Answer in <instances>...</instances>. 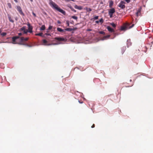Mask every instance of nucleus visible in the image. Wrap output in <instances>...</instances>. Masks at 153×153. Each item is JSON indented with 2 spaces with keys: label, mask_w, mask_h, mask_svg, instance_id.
Returning a JSON list of instances; mask_svg holds the SVG:
<instances>
[{
  "label": "nucleus",
  "mask_w": 153,
  "mask_h": 153,
  "mask_svg": "<svg viewBox=\"0 0 153 153\" xmlns=\"http://www.w3.org/2000/svg\"><path fill=\"white\" fill-rule=\"evenodd\" d=\"M49 4L52 8L56 9L64 15L65 14V11L59 7L55 2H53L52 0H49Z\"/></svg>",
  "instance_id": "obj_1"
},
{
  "label": "nucleus",
  "mask_w": 153,
  "mask_h": 153,
  "mask_svg": "<svg viewBox=\"0 0 153 153\" xmlns=\"http://www.w3.org/2000/svg\"><path fill=\"white\" fill-rule=\"evenodd\" d=\"M115 12V10L114 8H111L108 10V14L110 18L113 17V15L114 13Z\"/></svg>",
  "instance_id": "obj_2"
},
{
  "label": "nucleus",
  "mask_w": 153,
  "mask_h": 153,
  "mask_svg": "<svg viewBox=\"0 0 153 153\" xmlns=\"http://www.w3.org/2000/svg\"><path fill=\"white\" fill-rule=\"evenodd\" d=\"M126 3L123 1H121L120 3L119 4L118 6L122 9H123L125 8V4Z\"/></svg>",
  "instance_id": "obj_3"
},
{
  "label": "nucleus",
  "mask_w": 153,
  "mask_h": 153,
  "mask_svg": "<svg viewBox=\"0 0 153 153\" xmlns=\"http://www.w3.org/2000/svg\"><path fill=\"white\" fill-rule=\"evenodd\" d=\"M26 26H24L20 29L19 31H23L24 34H27L28 33V30L27 29H26Z\"/></svg>",
  "instance_id": "obj_4"
},
{
  "label": "nucleus",
  "mask_w": 153,
  "mask_h": 153,
  "mask_svg": "<svg viewBox=\"0 0 153 153\" xmlns=\"http://www.w3.org/2000/svg\"><path fill=\"white\" fill-rule=\"evenodd\" d=\"M27 25L28 27V30H27L28 32L32 33L33 32L32 30L33 28L32 26H31L29 23H27Z\"/></svg>",
  "instance_id": "obj_5"
},
{
  "label": "nucleus",
  "mask_w": 153,
  "mask_h": 153,
  "mask_svg": "<svg viewBox=\"0 0 153 153\" xmlns=\"http://www.w3.org/2000/svg\"><path fill=\"white\" fill-rule=\"evenodd\" d=\"M20 38L19 36H13L12 38V43L14 44H17V42L16 41V40Z\"/></svg>",
  "instance_id": "obj_6"
},
{
  "label": "nucleus",
  "mask_w": 153,
  "mask_h": 153,
  "mask_svg": "<svg viewBox=\"0 0 153 153\" xmlns=\"http://www.w3.org/2000/svg\"><path fill=\"white\" fill-rule=\"evenodd\" d=\"M16 8L18 11L19 12V13H20V14L22 16L24 15V14L23 12L21 7L19 6H17Z\"/></svg>",
  "instance_id": "obj_7"
},
{
  "label": "nucleus",
  "mask_w": 153,
  "mask_h": 153,
  "mask_svg": "<svg viewBox=\"0 0 153 153\" xmlns=\"http://www.w3.org/2000/svg\"><path fill=\"white\" fill-rule=\"evenodd\" d=\"M107 29L111 33L114 32V30L113 29L111 28L110 26H108L107 27Z\"/></svg>",
  "instance_id": "obj_8"
},
{
  "label": "nucleus",
  "mask_w": 153,
  "mask_h": 153,
  "mask_svg": "<svg viewBox=\"0 0 153 153\" xmlns=\"http://www.w3.org/2000/svg\"><path fill=\"white\" fill-rule=\"evenodd\" d=\"M55 40L59 41H65V39L63 38L56 37L55 38Z\"/></svg>",
  "instance_id": "obj_9"
},
{
  "label": "nucleus",
  "mask_w": 153,
  "mask_h": 153,
  "mask_svg": "<svg viewBox=\"0 0 153 153\" xmlns=\"http://www.w3.org/2000/svg\"><path fill=\"white\" fill-rule=\"evenodd\" d=\"M129 25L127 24L126 25L124 26H122L121 27V30H126L128 27Z\"/></svg>",
  "instance_id": "obj_10"
},
{
  "label": "nucleus",
  "mask_w": 153,
  "mask_h": 153,
  "mask_svg": "<svg viewBox=\"0 0 153 153\" xmlns=\"http://www.w3.org/2000/svg\"><path fill=\"white\" fill-rule=\"evenodd\" d=\"M20 39H21V41L22 42L24 41H27L29 39V38L27 37V38H25L24 37H21L20 38Z\"/></svg>",
  "instance_id": "obj_11"
},
{
  "label": "nucleus",
  "mask_w": 153,
  "mask_h": 153,
  "mask_svg": "<svg viewBox=\"0 0 153 153\" xmlns=\"http://www.w3.org/2000/svg\"><path fill=\"white\" fill-rule=\"evenodd\" d=\"M74 7L76 9L79 10H81L82 9V6H79L77 5H75L74 6Z\"/></svg>",
  "instance_id": "obj_12"
},
{
  "label": "nucleus",
  "mask_w": 153,
  "mask_h": 153,
  "mask_svg": "<svg viewBox=\"0 0 153 153\" xmlns=\"http://www.w3.org/2000/svg\"><path fill=\"white\" fill-rule=\"evenodd\" d=\"M65 31H72V30H74V28H67L65 29Z\"/></svg>",
  "instance_id": "obj_13"
},
{
  "label": "nucleus",
  "mask_w": 153,
  "mask_h": 153,
  "mask_svg": "<svg viewBox=\"0 0 153 153\" xmlns=\"http://www.w3.org/2000/svg\"><path fill=\"white\" fill-rule=\"evenodd\" d=\"M8 19H9V21L10 22H11L12 23L14 22V21L12 19V18H11V17L10 16L8 15Z\"/></svg>",
  "instance_id": "obj_14"
},
{
  "label": "nucleus",
  "mask_w": 153,
  "mask_h": 153,
  "mask_svg": "<svg viewBox=\"0 0 153 153\" xmlns=\"http://www.w3.org/2000/svg\"><path fill=\"white\" fill-rule=\"evenodd\" d=\"M113 4V1H110L109 3V7L110 8H111Z\"/></svg>",
  "instance_id": "obj_15"
},
{
  "label": "nucleus",
  "mask_w": 153,
  "mask_h": 153,
  "mask_svg": "<svg viewBox=\"0 0 153 153\" xmlns=\"http://www.w3.org/2000/svg\"><path fill=\"white\" fill-rule=\"evenodd\" d=\"M45 29V25H43L40 27V30H44Z\"/></svg>",
  "instance_id": "obj_16"
},
{
  "label": "nucleus",
  "mask_w": 153,
  "mask_h": 153,
  "mask_svg": "<svg viewBox=\"0 0 153 153\" xmlns=\"http://www.w3.org/2000/svg\"><path fill=\"white\" fill-rule=\"evenodd\" d=\"M140 11L141 9L139 8L136 13V14L137 16H138L139 14L140 13Z\"/></svg>",
  "instance_id": "obj_17"
},
{
  "label": "nucleus",
  "mask_w": 153,
  "mask_h": 153,
  "mask_svg": "<svg viewBox=\"0 0 153 153\" xmlns=\"http://www.w3.org/2000/svg\"><path fill=\"white\" fill-rule=\"evenodd\" d=\"M57 30L60 32H64V30L62 29L59 27H57Z\"/></svg>",
  "instance_id": "obj_18"
},
{
  "label": "nucleus",
  "mask_w": 153,
  "mask_h": 153,
  "mask_svg": "<svg viewBox=\"0 0 153 153\" xmlns=\"http://www.w3.org/2000/svg\"><path fill=\"white\" fill-rule=\"evenodd\" d=\"M43 42L45 45H50L51 44H46L47 43V41L45 39L43 40Z\"/></svg>",
  "instance_id": "obj_19"
},
{
  "label": "nucleus",
  "mask_w": 153,
  "mask_h": 153,
  "mask_svg": "<svg viewBox=\"0 0 153 153\" xmlns=\"http://www.w3.org/2000/svg\"><path fill=\"white\" fill-rule=\"evenodd\" d=\"M110 36V35H107L106 36H104L103 37V40L106 39L107 38H109Z\"/></svg>",
  "instance_id": "obj_20"
},
{
  "label": "nucleus",
  "mask_w": 153,
  "mask_h": 153,
  "mask_svg": "<svg viewBox=\"0 0 153 153\" xmlns=\"http://www.w3.org/2000/svg\"><path fill=\"white\" fill-rule=\"evenodd\" d=\"M69 7L72 11L74 12H76V11L71 6H70Z\"/></svg>",
  "instance_id": "obj_21"
},
{
  "label": "nucleus",
  "mask_w": 153,
  "mask_h": 153,
  "mask_svg": "<svg viewBox=\"0 0 153 153\" xmlns=\"http://www.w3.org/2000/svg\"><path fill=\"white\" fill-rule=\"evenodd\" d=\"M43 33H36L35 34L36 36H42Z\"/></svg>",
  "instance_id": "obj_22"
},
{
  "label": "nucleus",
  "mask_w": 153,
  "mask_h": 153,
  "mask_svg": "<svg viewBox=\"0 0 153 153\" xmlns=\"http://www.w3.org/2000/svg\"><path fill=\"white\" fill-rule=\"evenodd\" d=\"M130 40H128L127 41V45H128V46H129L131 45V43L130 42Z\"/></svg>",
  "instance_id": "obj_23"
},
{
  "label": "nucleus",
  "mask_w": 153,
  "mask_h": 153,
  "mask_svg": "<svg viewBox=\"0 0 153 153\" xmlns=\"http://www.w3.org/2000/svg\"><path fill=\"white\" fill-rule=\"evenodd\" d=\"M86 10L88 12H91L92 11V10L91 8L88 7L86 8Z\"/></svg>",
  "instance_id": "obj_24"
},
{
  "label": "nucleus",
  "mask_w": 153,
  "mask_h": 153,
  "mask_svg": "<svg viewBox=\"0 0 153 153\" xmlns=\"http://www.w3.org/2000/svg\"><path fill=\"white\" fill-rule=\"evenodd\" d=\"M110 24L113 27H115L116 26V25L114 23H111Z\"/></svg>",
  "instance_id": "obj_25"
},
{
  "label": "nucleus",
  "mask_w": 153,
  "mask_h": 153,
  "mask_svg": "<svg viewBox=\"0 0 153 153\" xmlns=\"http://www.w3.org/2000/svg\"><path fill=\"white\" fill-rule=\"evenodd\" d=\"M7 34L6 33H3L1 34V35L2 36H5Z\"/></svg>",
  "instance_id": "obj_26"
},
{
  "label": "nucleus",
  "mask_w": 153,
  "mask_h": 153,
  "mask_svg": "<svg viewBox=\"0 0 153 153\" xmlns=\"http://www.w3.org/2000/svg\"><path fill=\"white\" fill-rule=\"evenodd\" d=\"M71 17L75 20H77V17L75 16H72Z\"/></svg>",
  "instance_id": "obj_27"
},
{
  "label": "nucleus",
  "mask_w": 153,
  "mask_h": 153,
  "mask_svg": "<svg viewBox=\"0 0 153 153\" xmlns=\"http://www.w3.org/2000/svg\"><path fill=\"white\" fill-rule=\"evenodd\" d=\"M7 6L9 7L10 8H11V4L10 3H7Z\"/></svg>",
  "instance_id": "obj_28"
},
{
  "label": "nucleus",
  "mask_w": 153,
  "mask_h": 153,
  "mask_svg": "<svg viewBox=\"0 0 153 153\" xmlns=\"http://www.w3.org/2000/svg\"><path fill=\"white\" fill-rule=\"evenodd\" d=\"M52 27H53L51 25H49V26L48 27V30H51V29H52Z\"/></svg>",
  "instance_id": "obj_29"
},
{
  "label": "nucleus",
  "mask_w": 153,
  "mask_h": 153,
  "mask_svg": "<svg viewBox=\"0 0 153 153\" xmlns=\"http://www.w3.org/2000/svg\"><path fill=\"white\" fill-rule=\"evenodd\" d=\"M99 33L100 34H105V32L103 31H100Z\"/></svg>",
  "instance_id": "obj_30"
},
{
  "label": "nucleus",
  "mask_w": 153,
  "mask_h": 153,
  "mask_svg": "<svg viewBox=\"0 0 153 153\" xmlns=\"http://www.w3.org/2000/svg\"><path fill=\"white\" fill-rule=\"evenodd\" d=\"M103 19H102V18L100 20H99V22H101L102 23H103Z\"/></svg>",
  "instance_id": "obj_31"
},
{
  "label": "nucleus",
  "mask_w": 153,
  "mask_h": 153,
  "mask_svg": "<svg viewBox=\"0 0 153 153\" xmlns=\"http://www.w3.org/2000/svg\"><path fill=\"white\" fill-rule=\"evenodd\" d=\"M66 24L67 25V26H69V22L68 21H66Z\"/></svg>",
  "instance_id": "obj_32"
},
{
  "label": "nucleus",
  "mask_w": 153,
  "mask_h": 153,
  "mask_svg": "<svg viewBox=\"0 0 153 153\" xmlns=\"http://www.w3.org/2000/svg\"><path fill=\"white\" fill-rule=\"evenodd\" d=\"M98 18V16H96L94 18V19L95 20L97 19Z\"/></svg>",
  "instance_id": "obj_33"
},
{
  "label": "nucleus",
  "mask_w": 153,
  "mask_h": 153,
  "mask_svg": "<svg viewBox=\"0 0 153 153\" xmlns=\"http://www.w3.org/2000/svg\"><path fill=\"white\" fill-rule=\"evenodd\" d=\"M32 14L34 17H36V15L33 12H32Z\"/></svg>",
  "instance_id": "obj_34"
},
{
  "label": "nucleus",
  "mask_w": 153,
  "mask_h": 153,
  "mask_svg": "<svg viewBox=\"0 0 153 153\" xmlns=\"http://www.w3.org/2000/svg\"><path fill=\"white\" fill-rule=\"evenodd\" d=\"M45 34L47 36H51V34L50 33H46Z\"/></svg>",
  "instance_id": "obj_35"
},
{
  "label": "nucleus",
  "mask_w": 153,
  "mask_h": 153,
  "mask_svg": "<svg viewBox=\"0 0 153 153\" xmlns=\"http://www.w3.org/2000/svg\"><path fill=\"white\" fill-rule=\"evenodd\" d=\"M125 0L127 3H129L130 1V0Z\"/></svg>",
  "instance_id": "obj_36"
},
{
  "label": "nucleus",
  "mask_w": 153,
  "mask_h": 153,
  "mask_svg": "<svg viewBox=\"0 0 153 153\" xmlns=\"http://www.w3.org/2000/svg\"><path fill=\"white\" fill-rule=\"evenodd\" d=\"M18 34L19 36H21L22 35V33H19Z\"/></svg>",
  "instance_id": "obj_37"
},
{
  "label": "nucleus",
  "mask_w": 153,
  "mask_h": 153,
  "mask_svg": "<svg viewBox=\"0 0 153 153\" xmlns=\"http://www.w3.org/2000/svg\"><path fill=\"white\" fill-rule=\"evenodd\" d=\"M134 25V24H133L131 26H130L129 27V28H131Z\"/></svg>",
  "instance_id": "obj_38"
},
{
  "label": "nucleus",
  "mask_w": 153,
  "mask_h": 153,
  "mask_svg": "<svg viewBox=\"0 0 153 153\" xmlns=\"http://www.w3.org/2000/svg\"><path fill=\"white\" fill-rule=\"evenodd\" d=\"M94 127H95V125L94 124H93V125L91 126V127L92 128H94Z\"/></svg>",
  "instance_id": "obj_39"
},
{
  "label": "nucleus",
  "mask_w": 153,
  "mask_h": 153,
  "mask_svg": "<svg viewBox=\"0 0 153 153\" xmlns=\"http://www.w3.org/2000/svg\"><path fill=\"white\" fill-rule=\"evenodd\" d=\"M57 23L59 24H60L61 23V22L59 21L58 20L57 21Z\"/></svg>",
  "instance_id": "obj_40"
},
{
  "label": "nucleus",
  "mask_w": 153,
  "mask_h": 153,
  "mask_svg": "<svg viewBox=\"0 0 153 153\" xmlns=\"http://www.w3.org/2000/svg\"><path fill=\"white\" fill-rule=\"evenodd\" d=\"M99 21H96V23H99Z\"/></svg>",
  "instance_id": "obj_41"
},
{
  "label": "nucleus",
  "mask_w": 153,
  "mask_h": 153,
  "mask_svg": "<svg viewBox=\"0 0 153 153\" xmlns=\"http://www.w3.org/2000/svg\"><path fill=\"white\" fill-rule=\"evenodd\" d=\"M2 30L0 29V34L2 32Z\"/></svg>",
  "instance_id": "obj_42"
},
{
  "label": "nucleus",
  "mask_w": 153,
  "mask_h": 153,
  "mask_svg": "<svg viewBox=\"0 0 153 153\" xmlns=\"http://www.w3.org/2000/svg\"><path fill=\"white\" fill-rule=\"evenodd\" d=\"M14 1L16 3L18 2V1L17 0H14Z\"/></svg>",
  "instance_id": "obj_43"
},
{
  "label": "nucleus",
  "mask_w": 153,
  "mask_h": 153,
  "mask_svg": "<svg viewBox=\"0 0 153 153\" xmlns=\"http://www.w3.org/2000/svg\"><path fill=\"white\" fill-rule=\"evenodd\" d=\"M27 46H28V47H31V45H27Z\"/></svg>",
  "instance_id": "obj_44"
},
{
  "label": "nucleus",
  "mask_w": 153,
  "mask_h": 153,
  "mask_svg": "<svg viewBox=\"0 0 153 153\" xmlns=\"http://www.w3.org/2000/svg\"><path fill=\"white\" fill-rule=\"evenodd\" d=\"M78 101L80 103H82V102H80L79 100Z\"/></svg>",
  "instance_id": "obj_45"
},
{
  "label": "nucleus",
  "mask_w": 153,
  "mask_h": 153,
  "mask_svg": "<svg viewBox=\"0 0 153 153\" xmlns=\"http://www.w3.org/2000/svg\"><path fill=\"white\" fill-rule=\"evenodd\" d=\"M88 31H91V29H88Z\"/></svg>",
  "instance_id": "obj_46"
},
{
  "label": "nucleus",
  "mask_w": 153,
  "mask_h": 153,
  "mask_svg": "<svg viewBox=\"0 0 153 153\" xmlns=\"http://www.w3.org/2000/svg\"><path fill=\"white\" fill-rule=\"evenodd\" d=\"M129 81H130V82H131V81H132L131 79H130Z\"/></svg>",
  "instance_id": "obj_47"
},
{
  "label": "nucleus",
  "mask_w": 153,
  "mask_h": 153,
  "mask_svg": "<svg viewBox=\"0 0 153 153\" xmlns=\"http://www.w3.org/2000/svg\"><path fill=\"white\" fill-rule=\"evenodd\" d=\"M30 1H31V2H33V0H30Z\"/></svg>",
  "instance_id": "obj_48"
},
{
  "label": "nucleus",
  "mask_w": 153,
  "mask_h": 153,
  "mask_svg": "<svg viewBox=\"0 0 153 153\" xmlns=\"http://www.w3.org/2000/svg\"><path fill=\"white\" fill-rule=\"evenodd\" d=\"M19 44H22L21 43H18Z\"/></svg>",
  "instance_id": "obj_49"
},
{
  "label": "nucleus",
  "mask_w": 153,
  "mask_h": 153,
  "mask_svg": "<svg viewBox=\"0 0 153 153\" xmlns=\"http://www.w3.org/2000/svg\"><path fill=\"white\" fill-rule=\"evenodd\" d=\"M132 85H131V86H129L130 87H131V86Z\"/></svg>",
  "instance_id": "obj_50"
}]
</instances>
